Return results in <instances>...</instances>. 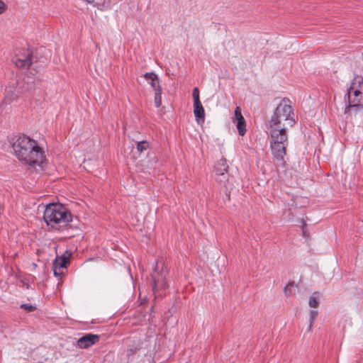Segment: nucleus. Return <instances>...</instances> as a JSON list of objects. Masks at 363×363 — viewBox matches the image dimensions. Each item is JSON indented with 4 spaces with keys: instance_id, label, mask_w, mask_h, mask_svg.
I'll list each match as a JSON object with an SVG mask.
<instances>
[{
    "instance_id": "1",
    "label": "nucleus",
    "mask_w": 363,
    "mask_h": 363,
    "mask_svg": "<svg viewBox=\"0 0 363 363\" xmlns=\"http://www.w3.org/2000/svg\"><path fill=\"white\" fill-rule=\"evenodd\" d=\"M12 147L18 160L32 167L40 166L45 160L44 152L37 141L25 135L14 139Z\"/></svg>"
},
{
    "instance_id": "2",
    "label": "nucleus",
    "mask_w": 363,
    "mask_h": 363,
    "mask_svg": "<svg viewBox=\"0 0 363 363\" xmlns=\"http://www.w3.org/2000/svg\"><path fill=\"white\" fill-rule=\"evenodd\" d=\"M43 219L47 225L52 229L66 225L72 220L71 213L60 203H48L44 211Z\"/></svg>"
},
{
    "instance_id": "3",
    "label": "nucleus",
    "mask_w": 363,
    "mask_h": 363,
    "mask_svg": "<svg viewBox=\"0 0 363 363\" xmlns=\"http://www.w3.org/2000/svg\"><path fill=\"white\" fill-rule=\"evenodd\" d=\"M289 102V99L284 98L279 104L269 121V128L289 129L294 125V113Z\"/></svg>"
},
{
    "instance_id": "4",
    "label": "nucleus",
    "mask_w": 363,
    "mask_h": 363,
    "mask_svg": "<svg viewBox=\"0 0 363 363\" xmlns=\"http://www.w3.org/2000/svg\"><path fill=\"white\" fill-rule=\"evenodd\" d=\"M288 129L269 128L271 140L270 147L272 153L277 160V165L284 167L285 164L284 156L288 145Z\"/></svg>"
},
{
    "instance_id": "5",
    "label": "nucleus",
    "mask_w": 363,
    "mask_h": 363,
    "mask_svg": "<svg viewBox=\"0 0 363 363\" xmlns=\"http://www.w3.org/2000/svg\"><path fill=\"white\" fill-rule=\"evenodd\" d=\"M168 268L164 263L157 262L156 269L152 275V290L155 296H162L160 291L168 288L167 282V276L168 274Z\"/></svg>"
},
{
    "instance_id": "6",
    "label": "nucleus",
    "mask_w": 363,
    "mask_h": 363,
    "mask_svg": "<svg viewBox=\"0 0 363 363\" xmlns=\"http://www.w3.org/2000/svg\"><path fill=\"white\" fill-rule=\"evenodd\" d=\"M345 96L347 97V104L348 105L346 106L347 113L349 108H363V90L360 89L357 86L355 88L352 89V84L349 88L347 93Z\"/></svg>"
},
{
    "instance_id": "7",
    "label": "nucleus",
    "mask_w": 363,
    "mask_h": 363,
    "mask_svg": "<svg viewBox=\"0 0 363 363\" xmlns=\"http://www.w3.org/2000/svg\"><path fill=\"white\" fill-rule=\"evenodd\" d=\"M16 83L19 86L22 95L26 93L30 94L35 93L36 83L33 77L26 75L22 79L18 80Z\"/></svg>"
},
{
    "instance_id": "8",
    "label": "nucleus",
    "mask_w": 363,
    "mask_h": 363,
    "mask_svg": "<svg viewBox=\"0 0 363 363\" xmlns=\"http://www.w3.org/2000/svg\"><path fill=\"white\" fill-rule=\"evenodd\" d=\"M228 165L227 164L226 160L224 159L218 161L214 167L215 172L218 177L217 180L224 185L225 182L228 181Z\"/></svg>"
},
{
    "instance_id": "9",
    "label": "nucleus",
    "mask_w": 363,
    "mask_h": 363,
    "mask_svg": "<svg viewBox=\"0 0 363 363\" xmlns=\"http://www.w3.org/2000/svg\"><path fill=\"white\" fill-rule=\"evenodd\" d=\"M69 257L65 254L57 257L52 264V270L55 277H60L63 274V269H66L69 264Z\"/></svg>"
},
{
    "instance_id": "10",
    "label": "nucleus",
    "mask_w": 363,
    "mask_h": 363,
    "mask_svg": "<svg viewBox=\"0 0 363 363\" xmlns=\"http://www.w3.org/2000/svg\"><path fill=\"white\" fill-rule=\"evenodd\" d=\"M99 340V335L88 333L79 338L77 346L81 349H87L96 344Z\"/></svg>"
},
{
    "instance_id": "11",
    "label": "nucleus",
    "mask_w": 363,
    "mask_h": 363,
    "mask_svg": "<svg viewBox=\"0 0 363 363\" xmlns=\"http://www.w3.org/2000/svg\"><path fill=\"white\" fill-rule=\"evenodd\" d=\"M21 95H22L18 85L15 84H9L5 90V100L8 102H11L16 100Z\"/></svg>"
},
{
    "instance_id": "12",
    "label": "nucleus",
    "mask_w": 363,
    "mask_h": 363,
    "mask_svg": "<svg viewBox=\"0 0 363 363\" xmlns=\"http://www.w3.org/2000/svg\"><path fill=\"white\" fill-rule=\"evenodd\" d=\"M16 67L22 69L30 67L33 63V55L30 51H26L24 55H21L13 60Z\"/></svg>"
},
{
    "instance_id": "13",
    "label": "nucleus",
    "mask_w": 363,
    "mask_h": 363,
    "mask_svg": "<svg viewBox=\"0 0 363 363\" xmlns=\"http://www.w3.org/2000/svg\"><path fill=\"white\" fill-rule=\"evenodd\" d=\"M144 77L155 91L162 89L160 85V79L155 73L152 72H147L144 74Z\"/></svg>"
},
{
    "instance_id": "14",
    "label": "nucleus",
    "mask_w": 363,
    "mask_h": 363,
    "mask_svg": "<svg viewBox=\"0 0 363 363\" xmlns=\"http://www.w3.org/2000/svg\"><path fill=\"white\" fill-rule=\"evenodd\" d=\"M144 342H142L140 339L133 340L132 345L128 346L127 350V355L128 356V359H130V357L134 355L138 351L141 350L143 347Z\"/></svg>"
},
{
    "instance_id": "15",
    "label": "nucleus",
    "mask_w": 363,
    "mask_h": 363,
    "mask_svg": "<svg viewBox=\"0 0 363 363\" xmlns=\"http://www.w3.org/2000/svg\"><path fill=\"white\" fill-rule=\"evenodd\" d=\"M194 113L198 123H203L205 119V111L201 103L194 104Z\"/></svg>"
},
{
    "instance_id": "16",
    "label": "nucleus",
    "mask_w": 363,
    "mask_h": 363,
    "mask_svg": "<svg viewBox=\"0 0 363 363\" xmlns=\"http://www.w3.org/2000/svg\"><path fill=\"white\" fill-rule=\"evenodd\" d=\"M356 86L363 90V77L362 76H356L352 82V89L355 88Z\"/></svg>"
},
{
    "instance_id": "17",
    "label": "nucleus",
    "mask_w": 363,
    "mask_h": 363,
    "mask_svg": "<svg viewBox=\"0 0 363 363\" xmlns=\"http://www.w3.org/2000/svg\"><path fill=\"white\" fill-rule=\"evenodd\" d=\"M245 120H242L241 121H237L236 127L238 130V133L240 135H244L246 133L245 128Z\"/></svg>"
},
{
    "instance_id": "18",
    "label": "nucleus",
    "mask_w": 363,
    "mask_h": 363,
    "mask_svg": "<svg viewBox=\"0 0 363 363\" xmlns=\"http://www.w3.org/2000/svg\"><path fill=\"white\" fill-rule=\"evenodd\" d=\"M149 143L146 140L139 141L137 143V150L139 152H143L149 148Z\"/></svg>"
},
{
    "instance_id": "19",
    "label": "nucleus",
    "mask_w": 363,
    "mask_h": 363,
    "mask_svg": "<svg viewBox=\"0 0 363 363\" xmlns=\"http://www.w3.org/2000/svg\"><path fill=\"white\" fill-rule=\"evenodd\" d=\"M162 104V89L155 91V105L160 107Z\"/></svg>"
},
{
    "instance_id": "20",
    "label": "nucleus",
    "mask_w": 363,
    "mask_h": 363,
    "mask_svg": "<svg viewBox=\"0 0 363 363\" xmlns=\"http://www.w3.org/2000/svg\"><path fill=\"white\" fill-rule=\"evenodd\" d=\"M234 118L235 120L237 121H241L242 120H244V117L242 115L241 109L240 107L237 106L234 110Z\"/></svg>"
},
{
    "instance_id": "21",
    "label": "nucleus",
    "mask_w": 363,
    "mask_h": 363,
    "mask_svg": "<svg viewBox=\"0 0 363 363\" xmlns=\"http://www.w3.org/2000/svg\"><path fill=\"white\" fill-rule=\"evenodd\" d=\"M234 118L235 120L237 121H241L242 120H244V117L242 115L241 109L240 107L237 106L234 110Z\"/></svg>"
},
{
    "instance_id": "22",
    "label": "nucleus",
    "mask_w": 363,
    "mask_h": 363,
    "mask_svg": "<svg viewBox=\"0 0 363 363\" xmlns=\"http://www.w3.org/2000/svg\"><path fill=\"white\" fill-rule=\"evenodd\" d=\"M234 118L235 120L237 121H241L242 120H244V117L242 115L241 109L240 107L237 106L234 110Z\"/></svg>"
},
{
    "instance_id": "23",
    "label": "nucleus",
    "mask_w": 363,
    "mask_h": 363,
    "mask_svg": "<svg viewBox=\"0 0 363 363\" xmlns=\"http://www.w3.org/2000/svg\"><path fill=\"white\" fill-rule=\"evenodd\" d=\"M192 96H193V99H194V104L201 103V101L199 99V90L197 87L194 88L193 92H192Z\"/></svg>"
},
{
    "instance_id": "24",
    "label": "nucleus",
    "mask_w": 363,
    "mask_h": 363,
    "mask_svg": "<svg viewBox=\"0 0 363 363\" xmlns=\"http://www.w3.org/2000/svg\"><path fill=\"white\" fill-rule=\"evenodd\" d=\"M20 308L28 312H33L36 309L35 306H33L30 303H23L20 306Z\"/></svg>"
},
{
    "instance_id": "25",
    "label": "nucleus",
    "mask_w": 363,
    "mask_h": 363,
    "mask_svg": "<svg viewBox=\"0 0 363 363\" xmlns=\"http://www.w3.org/2000/svg\"><path fill=\"white\" fill-rule=\"evenodd\" d=\"M318 315V311L315 310H311L310 312V318H309V328L311 329L312 325L313 323L314 320L316 318Z\"/></svg>"
},
{
    "instance_id": "26",
    "label": "nucleus",
    "mask_w": 363,
    "mask_h": 363,
    "mask_svg": "<svg viewBox=\"0 0 363 363\" xmlns=\"http://www.w3.org/2000/svg\"><path fill=\"white\" fill-rule=\"evenodd\" d=\"M309 306L312 308H316L318 306V300L314 296H311L309 299Z\"/></svg>"
},
{
    "instance_id": "27",
    "label": "nucleus",
    "mask_w": 363,
    "mask_h": 363,
    "mask_svg": "<svg viewBox=\"0 0 363 363\" xmlns=\"http://www.w3.org/2000/svg\"><path fill=\"white\" fill-rule=\"evenodd\" d=\"M6 9L7 6L6 4L3 1L0 0V14L4 13Z\"/></svg>"
},
{
    "instance_id": "28",
    "label": "nucleus",
    "mask_w": 363,
    "mask_h": 363,
    "mask_svg": "<svg viewBox=\"0 0 363 363\" xmlns=\"http://www.w3.org/2000/svg\"><path fill=\"white\" fill-rule=\"evenodd\" d=\"M293 286V284H287L285 288H284V292L286 294H289L291 293V288Z\"/></svg>"
},
{
    "instance_id": "29",
    "label": "nucleus",
    "mask_w": 363,
    "mask_h": 363,
    "mask_svg": "<svg viewBox=\"0 0 363 363\" xmlns=\"http://www.w3.org/2000/svg\"><path fill=\"white\" fill-rule=\"evenodd\" d=\"M301 223H303V225H305V223H304V220H301Z\"/></svg>"
}]
</instances>
